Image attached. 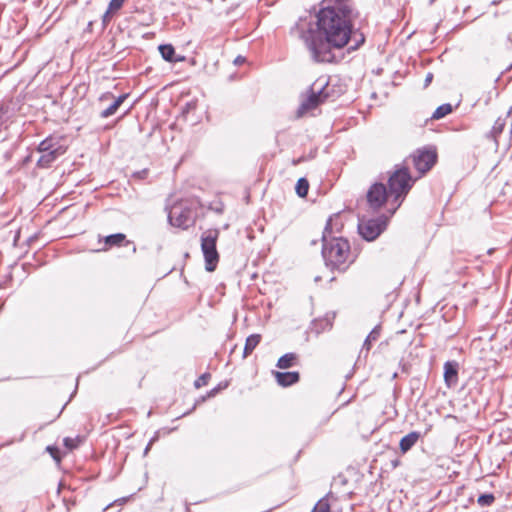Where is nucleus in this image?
Instances as JSON below:
<instances>
[{
    "mask_svg": "<svg viewBox=\"0 0 512 512\" xmlns=\"http://www.w3.org/2000/svg\"><path fill=\"white\" fill-rule=\"evenodd\" d=\"M444 382L448 388L454 387L458 382L459 364L457 361H446L444 363Z\"/></svg>",
    "mask_w": 512,
    "mask_h": 512,
    "instance_id": "13",
    "label": "nucleus"
},
{
    "mask_svg": "<svg viewBox=\"0 0 512 512\" xmlns=\"http://www.w3.org/2000/svg\"><path fill=\"white\" fill-rule=\"evenodd\" d=\"M113 14V11H110L109 9L106 10L102 18V22L104 25H107L111 21Z\"/></svg>",
    "mask_w": 512,
    "mask_h": 512,
    "instance_id": "36",
    "label": "nucleus"
},
{
    "mask_svg": "<svg viewBox=\"0 0 512 512\" xmlns=\"http://www.w3.org/2000/svg\"><path fill=\"white\" fill-rule=\"evenodd\" d=\"M510 115H512V107H510V109L507 112V117H509Z\"/></svg>",
    "mask_w": 512,
    "mask_h": 512,
    "instance_id": "48",
    "label": "nucleus"
},
{
    "mask_svg": "<svg viewBox=\"0 0 512 512\" xmlns=\"http://www.w3.org/2000/svg\"><path fill=\"white\" fill-rule=\"evenodd\" d=\"M152 442H153V440H151V441L148 443V445L146 446L145 451H144V454H145V455H146V454L148 453V451L150 450L151 445H152Z\"/></svg>",
    "mask_w": 512,
    "mask_h": 512,
    "instance_id": "43",
    "label": "nucleus"
},
{
    "mask_svg": "<svg viewBox=\"0 0 512 512\" xmlns=\"http://www.w3.org/2000/svg\"><path fill=\"white\" fill-rule=\"evenodd\" d=\"M63 153L57 152V150H54L53 152H45L42 154V156L38 159V166L40 167H49L52 162L56 160V158L59 155H62Z\"/></svg>",
    "mask_w": 512,
    "mask_h": 512,
    "instance_id": "25",
    "label": "nucleus"
},
{
    "mask_svg": "<svg viewBox=\"0 0 512 512\" xmlns=\"http://www.w3.org/2000/svg\"><path fill=\"white\" fill-rule=\"evenodd\" d=\"M125 0H111L108 5V9L116 13L120 10L124 4Z\"/></svg>",
    "mask_w": 512,
    "mask_h": 512,
    "instance_id": "34",
    "label": "nucleus"
},
{
    "mask_svg": "<svg viewBox=\"0 0 512 512\" xmlns=\"http://www.w3.org/2000/svg\"><path fill=\"white\" fill-rule=\"evenodd\" d=\"M501 2H502V0H493V1L491 2V5L496 6V5H499Z\"/></svg>",
    "mask_w": 512,
    "mask_h": 512,
    "instance_id": "45",
    "label": "nucleus"
},
{
    "mask_svg": "<svg viewBox=\"0 0 512 512\" xmlns=\"http://www.w3.org/2000/svg\"><path fill=\"white\" fill-rule=\"evenodd\" d=\"M309 190V183L305 178H300L296 184V193L299 197H305Z\"/></svg>",
    "mask_w": 512,
    "mask_h": 512,
    "instance_id": "30",
    "label": "nucleus"
},
{
    "mask_svg": "<svg viewBox=\"0 0 512 512\" xmlns=\"http://www.w3.org/2000/svg\"><path fill=\"white\" fill-rule=\"evenodd\" d=\"M432 79H433V74L428 73L425 77L424 86L427 87L431 83Z\"/></svg>",
    "mask_w": 512,
    "mask_h": 512,
    "instance_id": "39",
    "label": "nucleus"
},
{
    "mask_svg": "<svg viewBox=\"0 0 512 512\" xmlns=\"http://www.w3.org/2000/svg\"><path fill=\"white\" fill-rule=\"evenodd\" d=\"M415 169L421 174L427 173L437 162V152L433 148L419 149L412 156Z\"/></svg>",
    "mask_w": 512,
    "mask_h": 512,
    "instance_id": "8",
    "label": "nucleus"
},
{
    "mask_svg": "<svg viewBox=\"0 0 512 512\" xmlns=\"http://www.w3.org/2000/svg\"><path fill=\"white\" fill-rule=\"evenodd\" d=\"M218 237V229L207 230L201 235V250L205 259V269L208 272H213L219 261V254L216 249Z\"/></svg>",
    "mask_w": 512,
    "mask_h": 512,
    "instance_id": "6",
    "label": "nucleus"
},
{
    "mask_svg": "<svg viewBox=\"0 0 512 512\" xmlns=\"http://www.w3.org/2000/svg\"><path fill=\"white\" fill-rule=\"evenodd\" d=\"M422 381L418 377H413L410 380V390L413 395H417L420 397L422 395Z\"/></svg>",
    "mask_w": 512,
    "mask_h": 512,
    "instance_id": "32",
    "label": "nucleus"
},
{
    "mask_svg": "<svg viewBox=\"0 0 512 512\" xmlns=\"http://www.w3.org/2000/svg\"><path fill=\"white\" fill-rule=\"evenodd\" d=\"M454 110V107L450 103H444L440 106H438L435 111L433 112L431 119L439 120L444 118L445 116L452 113Z\"/></svg>",
    "mask_w": 512,
    "mask_h": 512,
    "instance_id": "24",
    "label": "nucleus"
},
{
    "mask_svg": "<svg viewBox=\"0 0 512 512\" xmlns=\"http://www.w3.org/2000/svg\"><path fill=\"white\" fill-rule=\"evenodd\" d=\"M245 62V58L243 56H237L234 60L235 65H240Z\"/></svg>",
    "mask_w": 512,
    "mask_h": 512,
    "instance_id": "40",
    "label": "nucleus"
},
{
    "mask_svg": "<svg viewBox=\"0 0 512 512\" xmlns=\"http://www.w3.org/2000/svg\"><path fill=\"white\" fill-rule=\"evenodd\" d=\"M83 441L84 437L82 436H77L75 438L66 437L64 438L63 443L67 449L73 450L77 448L81 443H83Z\"/></svg>",
    "mask_w": 512,
    "mask_h": 512,
    "instance_id": "31",
    "label": "nucleus"
},
{
    "mask_svg": "<svg viewBox=\"0 0 512 512\" xmlns=\"http://www.w3.org/2000/svg\"><path fill=\"white\" fill-rule=\"evenodd\" d=\"M397 377H398V373L397 372L393 373L392 379H396Z\"/></svg>",
    "mask_w": 512,
    "mask_h": 512,
    "instance_id": "49",
    "label": "nucleus"
},
{
    "mask_svg": "<svg viewBox=\"0 0 512 512\" xmlns=\"http://www.w3.org/2000/svg\"><path fill=\"white\" fill-rule=\"evenodd\" d=\"M352 0H322V63L338 62L331 48L342 49L354 32Z\"/></svg>",
    "mask_w": 512,
    "mask_h": 512,
    "instance_id": "1",
    "label": "nucleus"
},
{
    "mask_svg": "<svg viewBox=\"0 0 512 512\" xmlns=\"http://www.w3.org/2000/svg\"><path fill=\"white\" fill-rule=\"evenodd\" d=\"M319 280H320V277H319V276H316V277L314 278V281H315V282H318Z\"/></svg>",
    "mask_w": 512,
    "mask_h": 512,
    "instance_id": "50",
    "label": "nucleus"
},
{
    "mask_svg": "<svg viewBox=\"0 0 512 512\" xmlns=\"http://www.w3.org/2000/svg\"><path fill=\"white\" fill-rule=\"evenodd\" d=\"M421 437V433L418 431H411L407 435L403 436L399 442V448L402 454L407 453L412 447L418 442Z\"/></svg>",
    "mask_w": 512,
    "mask_h": 512,
    "instance_id": "16",
    "label": "nucleus"
},
{
    "mask_svg": "<svg viewBox=\"0 0 512 512\" xmlns=\"http://www.w3.org/2000/svg\"><path fill=\"white\" fill-rule=\"evenodd\" d=\"M273 375L278 385L282 387H288L297 383L300 379L298 372H279L273 371Z\"/></svg>",
    "mask_w": 512,
    "mask_h": 512,
    "instance_id": "14",
    "label": "nucleus"
},
{
    "mask_svg": "<svg viewBox=\"0 0 512 512\" xmlns=\"http://www.w3.org/2000/svg\"><path fill=\"white\" fill-rule=\"evenodd\" d=\"M495 501L493 493H483L478 496L477 503L482 507L491 506Z\"/></svg>",
    "mask_w": 512,
    "mask_h": 512,
    "instance_id": "29",
    "label": "nucleus"
},
{
    "mask_svg": "<svg viewBox=\"0 0 512 512\" xmlns=\"http://www.w3.org/2000/svg\"><path fill=\"white\" fill-rule=\"evenodd\" d=\"M296 362L297 355L295 353H286L278 359L276 366L279 369H288L296 365Z\"/></svg>",
    "mask_w": 512,
    "mask_h": 512,
    "instance_id": "21",
    "label": "nucleus"
},
{
    "mask_svg": "<svg viewBox=\"0 0 512 512\" xmlns=\"http://www.w3.org/2000/svg\"><path fill=\"white\" fill-rule=\"evenodd\" d=\"M109 97H112V95L110 93H107L105 95H103L100 100H103V99H106V98H109Z\"/></svg>",
    "mask_w": 512,
    "mask_h": 512,
    "instance_id": "46",
    "label": "nucleus"
},
{
    "mask_svg": "<svg viewBox=\"0 0 512 512\" xmlns=\"http://www.w3.org/2000/svg\"><path fill=\"white\" fill-rule=\"evenodd\" d=\"M322 512H342V506L334 493L329 492L322 497Z\"/></svg>",
    "mask_w": 512,
    "mask_h": 512,
    "instance_id": "15",
    "label": "nucleus"
},
{
    "mask_svg": "<svg viewBox=\"0 0 512 512\" xmlns=\"http://www.w3.org/2000/svg\"><path fill=\"white\" fill-rule=\"evenodd\" d=\"M506 125V118H497L490 131L491 136L496 139L504 130Z\"/></svg>",
    "mask_w": 512,
    "mask_h": 512,
    "instance_id": "26",
    "label": "nucleus"
},
{
    "mask_svg": "<svg viewBox=\"0 0 512 512\" xmlns=\"http://www.w3.org/2000/svg\"><path fill=\"white\" fill-rule=\"evenodd\" d=\"M220 388H214L212 389L209 393H208V396L209 397H212V396H215L216 393L219 391Z\"/></svg>",
    "mask_w": 512,
    "mask_h": 512,
    "instance_id": "41",
    "label": "nucleus"
},
{
    "mask_svg": "<svg viewBox=\"0 0 512 512\" xmlns=\"http://www.w3.org/2000/svg\"><path fill=\"white\" fill-rule=\"evenodd\" d=\"M388 195L387 187L381 182H375L367 191V203L372 210L377 211L386 203Z\"/></svg>",
    "mask_w": 512,
    "mask_h": 512,
    "instance_id": "9",
    "label": "nucleus"
},
{
    "mask_svg": "<svg viewBox=\"0 0 512 512\" xmlns=\"http://www.w3.org/2000/svg\"><path fill=\"white\" fill-rule=\"evenodd\" d=\"M54 150L64 153L62 147L58 145V143H56L53 138H46L38 146V151L41 153L53 152Z\"/></svg>",
    "mask_w": 512,
    "mask_h": 512,
    "instance_id": "20",
    "label": "nucleus"
},
{
    "mask_svg": "<svg viewBox=\"0 0 512 512\" xmlns=\"http://www.w3.org/2000/svg\"><path fill=\"white\" fill-rule=\"evenodd\" d=\"M121 503L125 502L126 501V498H122L119 500Z\"/></svg>",
    "mask_w": 512,
    "mask_h": 512,
    "instance_id": "52",
    "label": "nucleus"
},
{
    "mask_svg": "<svg viewBox=\"0 0 512 512\" xmlns=\"http://www.w3.org/2000/svg\"><path fill=\"white\" fill-rule=\"evenodd\" d=\"M303 40L307 49L311 52L312 59L320 62V10L314 6L305 16H301L292 29Z\"/></svg>",
    "mask_w": 512,
    "mask_h": 512,
    "instance_id": "3",
    "label": "nucleus"
},
{
    "mask_svg": "<svg viewBox=\"0 0 512 512\" xmlns=\"http://www.w3.org/2000/svg\"><path fill=\"white\" fill-rule=\"evenodd\" d=\"M350 244L341 235L339 237L322 236V259L331 273L342 274L347 271L352 261L348 262Z\"/></svg>",
    "mask_w": 512,
    "mask_h": 512,
    "instance_id": "2",
    "label": "nucleus"
},
{
    "mask_svg": "<svg viewBox=\"0 0 512 512\" xmlns=\"http://www.w3.org/2000/svg\"><path fill=\"white\" fill-rule=\"evenodd\" d=\"M347 483V479L343 475H338L333 479L332 486L337 487L340 485H345Z\"/></svg>",
    "mask_w": 512,
    "mask_h": 512,
    "instance_id": "35",
    "label": "nucleus"
},
{
    "mask_svg": "<svg viewBox=\"0 0 512 512\" xmlns=\"http://www.w3.org/2000/svg\"><path fill=\"white\" fill-rule=\"evenodd\" d=\"M327 279L329 282H332L336 279V277L335 276H327Z\"/></svg>",
    "mask_w": 512,
    "mask_h": 512,
    "instance_id": "47",
    "label": "nucleus"
},
{
    "mask_svg": "<svg viewBox=\"0 0 512 512\" xmlns=\"http://www.w3.org/2000/svg\"><path fill=\"white\" fill-rule=\"evenodd\" d=\"M343 227L342 212L334 213L327 219L324 230L322 231V236L329 237V239L337 237L335 234H340Z\"/></svg>",
    "mask_w": 512,
    "mask_h": 512,
    "instance_id": "12",
    "label": "nucleus"
},
{
    "mask_svg": "<svg viewBox=\"0 0 512 512\" xmlns=\"http://www.w3.org/2000/svg\"><path fill=\"white\" fill-rule=\"evenodd\" d=\"M158 50L162 58L167 62L176 63L184 60V57H176L175 49L171 44H162L158 47Z\"/></svg>",
    "mask_w": 512,
    "mask_h": 512,
    "instance_id": "17",
    "label": "nucleus"
},
{
    "mask_svg": "<svg viewBox=\"0 0 512 512\" xmlns=\"http://www.w3.org/2000/svg\"><path fill=\"white\" fill-rule=\"evenodd\" d=\"M46 450L50 453V455L57 461H60L58 456V449L52 446H47Z\"/></svg>",
    "mask_w": 512,
    "mask_h": 512,
    "instance_id": "37",
    "label": "nucleus"
},
{
    "mask_svg": "<svg viewBox=\"0 0 512 512\" xmlns=\"http://www.w3.org/2000/svg\"><path fill=\"white\" fill-rule=\"evenodd\" d=\"M317 243H318V239H312V240L309 241L308 245L310 247H313V246H316Z\"/></svg>",
    "mask_w": 512,
    "mask_h": 512,
    "instance_id": "42",
    "label": "nucleus"
},
{
    "mask_svg": "<svg viewBox=\"0 0 512 512\" xmlns=\"http://www.w3.org/2000/svg\"><path fill=\"white\" fill-rule=\"evenodd\" d=\"M210 378H211V375L209 373L202 374L197 380H195V382H194L195 388L199 389L202 386L207 385Z\"/></svg>",
    "mask_w": 512,
    "mask_h": 512,
    "instance_id": "33",
    "label": "nucleus"
},
{
    "mask_svg": "<svg viewBox=\"0 0 512 512\" xmlns=\"http://www.w3.org/2000/svg\"><path fill=\"white\" fill-rule=\"evenodd\" d=\"M365 40V35L359 29L354 28L353 35H351L350 38V41H352L353 44L347 48V52L351 53L358 50L365 43Z\"/></svg>",
    "mask_w": 512,
    "mask_h": 512,
    "instance_id": "19",
    "label": "nucleus"
},
{
    "mask_svg": "<svg viewBox=\"0 0 512 512\" xmlns=\"http://www.w3.org/2000/svg\"><path fill=\"white\" fill-rule=\"evenodd\" d=\"M399 367L401 368L402 373L408 374L410 372L411 365L401 360L399 362Z\"/></svg>",
    "mask_w": 512,
    "mask_h": 512,
    "instance_id": "38",
    "label": "nucleus"
},
{
    "mask_svg": "<svg viewBox=\"0 0 512 512\" xmlns=\"http://www.w3.org/2000/svg\"><path fill=\"white\" fill-rule=\"evenodd\" d=\"M127 97H128L127 94H123V95H120L119 97H117L116 99H114V101L109 105V107H107L106 109L101 111L100 117L108 118V117L114 115Z\"/></svg>",
    "mask_w": 512,
    "mask_h": 512,
    "instance_id": "18",
    "label": "nucleus"
},
{
    "mask_svg": "<svg viewBox=\"0 0 512 512\" xmlns=\"http://www.w3.org/2000/svg\"><path fill=\"white\" fill-rule=\"evenodd\" d=\"M168 220L175 227L188 228L193 224L192 211L182 203L175 204L169 211Z\"/></svg>",
    "mask_w": 512,
    "mask_h": 512,
    "instance_id": "7",
    "label": "nucleus"
},
{
    "mask_svg": "<svg viewBox=\"0 0 512 512\" xmlns=\"http://www.w3.org/2000/svg\"><path fill=\"white\" fill-rule=\"evenodd\" d=\"M260 340L261 336L259 334H252L249 337H247L244 347V357H247L253 352V350L260 343Z\"/></svg>",
    "mask_w": 512,
    "mask_h": 512,
    "instance_id": "23",
    "label": "nucleus"
},
{
    "mask_svg": "<svg viewBox=\"0 0 512 512\" xmlns=\"http://www.w3.org/2000/svg\"><path fill=\"white\" fill-rule=\"evenodd\" d=\"M320 104V90L314 89L311 85L305 94L301 96V102L296 112V117L301 118Z\"/></svg>",
    "mask_w": 512,
    "mask_h": 512,
    "instance_id": "10",
    "label": "nucleus"
},
{
    "mask_svg": "<svg viewBox=\"0 0 512 512\" xmlns=\"http://www.w3.org/2000/svg\"><path fill=\"white\" fill-rule=\"evenodd\" d=\"M389 217L385 214L374 218L361 217L358 219V233L366 241L376 240L387 228Z\"/></svg>",
    "mask_w": 512,
    "mask_h": 512,
    "instance_id": "5",
    "label": "nucleus"
},
{
    "mask_svg": "<svg viewBox=\"0 0 512 512\" xmlns=\"http://www.w3.org/2000/svg\"><path fill=\"white\" fill-rule=\"evenodd\" d=\"M126 236L122 233L111 234L105 238V244L107 246H120L125 240Z\"/></svg>",
    "mask_w": 512,
    "mask_h": 512,
    "instance_id": "27",
    "label": "nucleus"
},
{
    "mask_svg": "<svg viewBox=\"0 0 512 512\" xmlns=\"http://www.w3.org/2000/svg\"><path fill=\"white\" fill-rule=\"evenodd\" d=\"M435 2V0H430L429 4L432 5Z\"/></svg>",
    "mask_w": 512,
    "mask_h": 512,
    "instance_id": "53",
    "label": "nucleus"
},
{
    "mask_svg": "<svg viewBox=\"0 0 512 512\" xmlns=\"http://www.w3.org/2000/svg\"><path fill=\"white\" fill-rule=\"evenodd\" d=\"M380 332H381V326L376 325L370 331V333L367 335L366 339L364 340L362 351L366 350L367 352H369V350L371 349L372 343L375 342L379 338Z\"/></svg>",
    "mask_w": 512,
    "mask_h": 512,
    "instance_id": "22",
    "label": "nucleus"
},
{
    "mask_svg": "<svg viewBox=\"0 0 512 512\" xmlns=\"http://www.w3.org/2000/svg\"><path fill=\"white\" fill-rule=\"evenodd\" d=\"M217 212L221 213V212H222V209L217 208Z\"/></svg>",
    "mask_w": 512,
    "mask_h": 512,
    "instance_id": "54",
    "label": "nucleus"
},
{
    "mask_svg": "<svg viewBox=\"0 0 512 512\" xmlns=\"http://www.w3.org/2000/svg\"><path fill=\"white\" fill-rule=\"evenodd\" d=\"M343 92L344 87L339 84V79L337 77H328V80L324 85H322V103L326 99H331V101H334Z\"/></svg>",
    "mask_w": 512,
    "mask_h": 512,
    "instance_id": "11",
    "label": "nucleus"
},
{
    "mask_svg": "<svg viewBox=\"0 0 512 512\" xmlns=\"http://www.w3.org/2000/svg\"><path fill=\"white\" fill-rule=\"evenodd\" d=\"M319 506H320V500L315 504V506H314V508H313L312 512H319V511H318Z\"/></svg>",
    "mask_w": 512,
    "mask_h": 512,
    "instance_id": "44",
    "label": "nucleus"
},
{
    "mask_svg": "<svg viewBox=\"0 0 512 512\" xmlns=\"http://www.w3.org/2000/svg\"><path fill=\"white\" fill-rule=\"evenodd\" d=\"M335 317V311L327 312L324 316H322V332L332 329Z\"/></svg>",
    "mask_w": 512,
    "mask_h": 512,
    "instance_id": "28",
    "label": "nucleus"
},
{
    "mask_svg": "<svg viewBox=\"0 0 512 512\" xmlns=\"http://www.w3.org/2000/svg\"><path fill=\"white\" fill-rule=\"evenodd\" d=\"M398 465V461L393 462V466L396 467Z\"/></svg>",
    "mask_w": 512,
    "mask_h": 512,
    "instance_id": "51",
    "label": "nucleus"
},
{
    "mask_svg": "<svg viewBox=\"0 0 512 512\" xmlns=\"http://www.w3.org/2000/svg\"><path fill=\"white\" fill-rule=\"evenodd\" d=\"M413 186V179L406 167L396 169L388 178V192L393 196V202L396 206L393 208L391 214H394L397 208L400 207L405 196L408 194Z\"/></svg>",
    "mask_w": 512,
    "mask_h": 512,
    "instance_id": "4",
    "label": "nucleus"
}]
</instances>
